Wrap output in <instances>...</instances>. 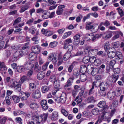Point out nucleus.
<instances>
[{
  "mask_svg": "<svg viewBox=\"0 0 124 124\" xmlns=\"http://www.w3.org/2000/svg\"><path fill=\"white\" fill-rule=\"evenodd\" d=\"M114 49L108 53V55L109 58L111 59L116 57L119 59H121L120 62L121 64L124 61V59L123 58L122 53L117 50Z\"/></svg>",
  "mask_w": 124,
  "mask_h": 124,
  "instance_id": "f257e3e1",
  "label": "nucleus"
},
{
  "mask_svg": "<svg viewBox=\"0 0 124 124\" xmlns=\"http://www.w3.org/2000/svg\"><path fill=\"white\" fill-rule=\"evenodd\" d=\"M112 32L114 33L115 34L112 38V40H114L119 38L120 35H123V34L121 31H116L112 32L111 31L106 32L102 35V37L103 38L105 39H107L110 38L113 36Z\"/></svg>",
  "mask_w": 124,
  "mask_h": 124,
  "instance_id": "f03ea898",
  "label": "nucleus"
},
{
  "mask_svg": "<svg viewBox=\"0 0 124 124\" xmlns=\"http://www.w3.org/2000/svg\"><path fill=\"white\" fill-rule=\"evenodd\" d=\"M62 52H61L59 54L55 53L53 55L52 61L54 64H57V66H60L62 63L63 60L62 57Z\"/></svg>",
  "mask_w": 124,
  "mask_h": 124,
  "instance_id": "7ed1b4c3",
  "label": "nucleus"
},
{
  "mask_svg": "<svg viewBox=\"0 0 124 124\" xmlns=\"http://www.w3.org/2000/svg\"><path fill=\"white\" fill-rule=\"evenodd\" d=\"M48 115L47 113H44L39 116L37 115L33 116L32 119L34 122H36L37 124L43 123L45 121L47 118Z\"/></svg>",
  "mask_w": 124,
  "mask_h": 124,
  "instance_id": "20e7f679",
  "label": "nucleus"
},
{
  "mask_svg": "<svg viewBox=\"0 0 124 124\" xmlns=\"http://www.w3.org/2000/svg\"><path fill=\"white\" fill-rule=\"evenodd\" d=\"M8 85L9 87L14 88L16 92H19L21 90L20 84L19 82L16 81L14 79H11Z\"/></svg>",
  "mask_w": 124,
  "mask_h": 124,
  "instance_id": "39448f33",
  "label": "nucleus"
},
{
  "mask_svg": "<svg viewBox=\"0 0 124 124\" xmlns=\"http://www.w3.org/2000/svg\"><path fill=\"white\" fill-rule=\"evenodd\" d=\"M92 66L91 64H88L87 67L85 65H82L80 66L79 72L82 73L86 71L88 73H90V70L92 68Z\"/></svg>",
  "mask_w": 124,
  "mask_h": 124,
  "instance_id": "423d86ee",
  "label": "nucleus"
},
{
  "mask_svg": "<svg viewBox=\"0 0 124 124\" xmlns=\"http://www.w3.org/2000/svg\"><path fill=\"white\" fill-rule=\"evenodd\" d=\"M23 51L21 50H17L13 55V61H16L23 55Z\"/></svg>",
  "mask_w": 124,
  "mask_h": 124,
  "instance_id": "0eeeda50",
  "label": "nucleus"
},
{
  "mask_svg": "<svg viewBox=\"0 0 124 124\" xmlns=\"http://www.w3.org/2000/svg\"><path fill=\"white\" fill-rule=\"evenodd\" d=\"M118 75H114L113 77L111 76L109 77L107 81L105 83L108 85H111L112 84L113 82L115 83L118 79Z\"/></svg>",
  "mask_w": 124,
  "mask_h": 124,
  "instance_id": "6e6552de",
  "label": "nucleus"
},
{
  "mask_svg": "<svg viewBox=\"0 0 124 124\" xmlns=\"http://www.w3.org/2000/svg\"><path fill=\"white\" fill-rule=\"evenodd\" d=\"M35 62L28 61L26 62L24 65L26 70L30 69L33 68L34 67Z\"/></svg>",
  "mask_w": 124,
  "mask_h": 124,
  "instance_id": "1a4fd4ad",
  "label": "nucleus"
},
{
  "mask_svg": "<svg viewBox=\"0 0 124 124\" xmlns=\"http://www.w3.org/2000/svg\"><path fill=\"white\" fill-rule=\"evenodd\" d=\"M32 52L35 53L36 54H39L40 51V47L38 45H36L32 46L31 49Z\"/></svg>",
  "mask_w": 124,
  "mask_h": 124,
  "instance_id": "9d476101",
  "label": "nucleus"
},
{
  "mask_svg": "<svg viewBox=\"0 0 124 124\" xmlns=\"http://www.w3.org/2000/svg\"><path fill=\"white\" fill-rule=\"evenodd\" d=\"M31 96L34 98L38 99L40 98L41 96L40 91L36 90L32 93Z\"/></svg>",
  "mask_w": 124,
  "mask_h": 124,
  "instance_id": "9b49d317",
  "label": "nucleus"
},
{
  "mask_svg": "<svg viewBox=\"0 0 124 124\" xmlns=\"http://www.w3.org/2000/svg\"><path fill=\"white\" fill-rule=\"evenodd\" d=\"M106 113L103 112L101 116V120L103 119L104 121H106L107 123H109L111 121V117H106Z\"/></svg>",
  "mask_w": 124,
  "mask_h": 124,
  "instance_id": "f8f14e48",
  "label": "nucleus"
},
{
  "mask_svg": "<svg viewBox=\"0 0 124 124\" xmlns=\"http://www.w3.org/2000/svg\"><path fill=\"white\" fill-rule=\"evenodd\" d=\"M79 78V81H81L82 82H84L87 79V77L85 74L83 73L81 74L80 75H78V78ZM79 82H78V83H79Z\"/></svg>",
  "mask_w": 124,
  "mask_h": 124,
  "instance_id": "ddd939ff",
  "label": "nucleus"
},
{
  "mask_svg": "<svg viewBox=\"0 0 124 124\" xmlns=\"http://www.w3.org/2000/svg\"><path fill=\"white\" fill-rule=\"evenodd\" d=\"M93 66L92 68L91 69V70H90V73H88L89 74L91 72V74L93 76H94L98 74L99 72V70L98 69L96 68H93V65H92Z\"/></svg>",
  "mask_w": 124,
  "mask_h": 124,
  "instance_id": "4468645a",
  "label": "nucleus"
},
{
  "mask_svg": "<svg viewBox=\"0 0 124 124\" xmlns=\"http://www.w3.org/2000/svg\"><path fill=\"white\" fill-rule=\"evenodd\" d=\"M41 105L42 108L44 110H46L48 108L47 101L45 100H42L41 101Z\"/></svg>",
  "mask_w": 124,
  "mask_h": 124,
  "instance_id": "2eb2a0df",
  "label": "nucleus"
},
{
  "mask_svg": "<svg viewBox=\"0 0 124 124\" xmlns=\"http://www.w3.org/2000/svg\"><path fill=\"white\" fill-rule=\"evenodd\" d=\"M58 112L56 111H54L52 113V115L51 117V119L53 121H55L58 119Z\"/></svg>",
  "mask_w": 124,
  "mask_h": 124,
  "instance_id": "dca6fc26",
  "label": "nucleus"
},
{
  "mask_svg": "<svg viewBox=\"0 0 124 124\" xmlns=\"http://www.w3.org/2000/svg\"><path fill=\"white\" fill-rule=\"evenodd\" d=\"M98 52V49H92L89 50L88 52V54L90 56L92 55L96 54Z\"/></svg>",
  "mask_w": 124,
  "mask_h": 124,
  "instance_id": "f3484780",
  "label": "nucleus"
},
{
  "mask_svg": "<svg viewBox=\"0 0 124 124\" xmlns=\"http://www.w3.org/2000/svg\"><path fill=\"white\" fill-rule=\"evenodd\" d=\"M7 70V67L6 66L4 63L0 61V72L3 71L4 72Z\"/></svg>",
  "mask_w": 124,
  "mask_h": 124,
  "instance_id": "a211bd4d",
  "label": "nucleus"
},
{
  "mask_svg": "<svg viewBox=\"0 0 124 124\" xmlns=\"http://www.w3.org/2000/svg\"><path fill=\"white\" fill-rule=\"evenodd\" d=\"M54 85L55 89H56V90H59L61 88L59 80H56L54 82Z\"/></svg>",
  "mask_w": 124,
  "mask_h": 124,
  "instance_id": "6ab92c4d",
  "label": "nucleus"
},
{
  "mask_svg": "<svg viewBox=\"0 0 124 124\" xmlns=\"http://www.w3.org/2000/svg\"><path fill=\"white\" fill-rule=\"evenodd\" d=\"M100 90L102 91H105L108 88L107 85L105 82H102L100 83Z\"/></svg>",
  "mask_w": 124,
  "mask_h": 124,
  "instance_id": "aec40b11",
  "label": "nucleus"
},
{
  "mask_svg": "<svg viewBox=\"0 0 124 124\" xmlns=\"http://www.w3.org/2000/svg\"><path fill=\"white\" fill-rule=\"evenodd\" d=\"M36 54L33 52L31 53L29 55V59L30 61H34L36 58Z\"/></svg>",
  "mask_w": 124,
  "mask_h": 124,
  "instance_id": "412c9836",
  "label": "nucleus"
},
{
  "mask_svg": "<svg viewBox=\"0 0 124 124\" xmlns=\"http://www.w3.org/2000/svg\"><path fill=\"white\" fill-rule=\"evenodd\" d=\"M66 95L65 93L62 92L61 96L60 101L62 103H64L66 100Z\"/></svg>",
  "mask_w": 124,
  "mask_h": 124,
  "instance_id": "4be33fe9",
  "label": "nucleus"
},
{
  "mask_svg": "<svg viewBox=\"0 0 124 124\" xmlns=\"http://www.w3.org/2000/svg\"><path fill=\"white\" fill-rule=\"evenodd\" d=\"M17 71L19 73H21L27 70L24 65L18 66L17 67Z\"/></svg>",
  "mask_w": 124,
  "mask_h": 124,
  "instance_id": "5701e85b",
  "label": "nucleus"
},
{
  "mask_svg": "<svg viewBox=\"0 0 124 124\" xmlns=\"http://www.w3.org/2000/svg\"><path fill=\"white\" fill-rule=\"evenodd\" d=\"M10 99H12L15 103H18L20 101V98L17 96L13 95L10 97Z\"/></svg>",
  "mask_w": 124,
  "mask_h": 124,
  "instance_id": "b1692460",
  "label": "nucleus"
},
{
  "mask_svg": "<svg viewBox=\"0 0 124 124\" xmlns=\"http://www.w3.org/2000/svg\"><path fill=\"white\" fill-rule=\"evenodd\" d=\"M71 56L70 53L67 51L64 55L63 57V59L64 61H67L70 58Z\"/></svg>",
  "mask_w": 124,
  "mask_h": 124,
  "instance_id": "393cba45",
  "label": "nucleus"
},
{
  "mask_svg": "<svg viewBox=\"0 0 124 124\" xmlns=\"http://www.w3.org/2000/svg\"><path fill=\"white\" fill-rule=\"evenodd\" d=\"M98 107L102 108L103 107L104 109L107 108V106L106 105V103L105 101H100L98 104Z\"/></svg>",
  "mask_w": 124,
  "mask_h": 124,
  "instance_id": "a878e982",
  "label": "nucleus"
},
{
  "mask_svg": "<svg viewBox=\"0 0 124 124\" xmlns=\"http://www.w3.org/2000/svg\"><path fill=\"white\" fill-rule=\"evenodd\" d=\"M45 76V73L43 72H40L38 73L37 75V78L39 80H41Z\"/></svg>",
  "mask_w": 124,
  "mask_h": 124,
  "instance_id": "bb28decb",
  "label": "nucleus"
},
{
  "mask_svg": "<svg viewBox=\"0 0 124 124\" xmlns=\"http://www.w3.org/2000/svg\"><path fill=\"white\" fill-rule=\"evenodd\" d=\"M30 107L32 109L35 110L39 107V105L37 103H32L30 105Z\"/></svg>",
  "mask_w": 124,
  "mask_h": 124,
  "instance_id": "cd10ccee",
  "label": "nucleus"
},
{
  "mask_svg": "<svg viewBox=\"0 0 124 124\" xmlns=\"http://www.w3.org/2000/svg\"><path fill=\"white\" fill-rule=\"evenodd\" d=\"M100 112L99 109L97 108H95L92 110V114L95 115H98Z\"/></svg>",
  "mask_w": 124,
  "mask_h": 124,
  "instance_id": "c85d7f7f",
  "label": "nucleus"
},
{
  "mask_svg": "<svg viewBox=\"0 0 124 124\" xmlns=\"http://www.w3.org/2000/svg\"><path fill=\"white\" fill-rule=\"evenodd\" d=\"M31 40L33 41L34 44H37L39 43V39L37 36L33 37L31 39Z\"/></svg>",
  "mask_w": 124,
  "mask_h": 124,
  "instance_id": "c756f323",
  "label": "nucleus"
},
{
  "mask_svg": "<svg viewBox=\"0 0 124 124\" xmlns=\"http://www.w3.org/2000/svg\"><path fill=\"white\" fill-rule=\"evenodd\" d=\"M116 10L118 11V12L121 17H122L124 15V13L123 11V10L120 7H119L117 8Z\"/></svg>",
  "mask_w": 124,
  "mask_h": 124,
  "instance_id": "7c9ffc66",
  "label": "nucleus"
},
{
  "mask_svg": "<svg viewBox=\"0 0 124 124\" xmlns=\"http://www.w3.org/2000/svg\"><path fill=\"white\" fill-rule=\"evenodd\" d=\"M90 56H85L83 59V61L84 63H87L89 62H90Z\"/></svg>",
  "mask_w": 124,
  "mask_h": 124,
  "instance_id": "2f4dec72",
  "label": "nucleus"
},
{
  "mask_svg": "<svg viewBox=\"0 0 124 124\" xmlns=\"http://www.w3.org/2000/svg\"><path fill=\"white\" fill-rule=\"evenodd\" d=\"M35 85L34 83H31L30 84L29 88L31 91H33L35 89Z\"/></svg>",
  "mask_w": 124,
  "mask_h": 124,
  "instance_id": "473e14b6",
  "label": "nucleus"
},
{
  "mask_svg": "<svg viewBox=\"0 0 124 124\" xmlns=\"http://www.w3.org/2000/svg\"><path fill=\"white\" fill-rule=\"evenodd\" d=\"M49 89V88L46 86H44L41 87L42 92L43 93H45L47 92Z\"/></svg>",
  "mask_w": 124,
  "mask_h": 124,
  "instance_id": "72a5a7b5",
  "label": "nucleus"
},
{
  "mask_svg": "<svg viewBox=\"0 0 124 124\" xmlns=\"http://www.w3.org/2000/svg\"><path fill=\"white\" fill-rule=\"evenodd\" d=\"M5 100L4 101L2 104H5L6 103L7 105H9L10 104V100L9 99V98L8 96H6L5 97Z\"/></svg>",
  "mask_w": 124,
  "mask_h": 124,
  "instance_id": "f704fd0d",
  "label": "nucleus"
},
{
  "mask_svg": "<svg viewBox=\"0 0 124 124\" xmlns=\"http://www.w3.org/2000/svg\"><path fill=\"white\" fill-rule=\"evenodd\" d=\"M91 34L92 35L91 39H92V40L93 41H94L97 39L98 38L102 35L101 34H100L99 35L98 34H96L94 36L93 35L92 33Z\"/></svg>",
  "mask_w": 124,
  "mask_h": 124,
  "instance_id": "c9c22d12",
  "label": "nucleus"
},
{
  "mask_svg": "<svg viewBox=\"0 0 124 124\" xmlns=\"http://www.w3.org/2000/svg\"><path fill=\"white\" fill-rule=\"evenodd\" d=\"M85 89V87H83L81 88L80 89L78 90V91H79V92H80V91H81L79 93V95L78 96V97L79 96L80 97L83 95V93L84 92Z\"/></svg>",
  "mask_w": 124,
  "mask_h": 124,
  "instance_id": "e433bc0d",
  "label": "nucleus"
},
{
  "mask_svg": "<svg viewBox=\"0 0 124 124\" xmlns=\"http://www.w3.org/2000/svg\"><path fill=\"white\" fill-rule=\"evenodd\" d=\"M93 63L94 65L96 66H98L100 65L101 63V60L98 59H96Z\"/></svg>",
  "mask_w": 124,
  "mask_h": 124,
  "instance_id": "4c0bfd02",
  "label": "nucleus"
},
{
  "mask_svg": "<svg viewBox=\"0 0 124 124\" xmlns=\"http://www.w3.org/2000/svg\"><path fill=\"white\" fill-rule=\"evenodd\" d=\"M93 96L89 97L87 99V102L88 103H93L95 102V100L93 99Z\"/></svg>",
  "mask_w": 124,
  "mask_h": 124,
  "instance_id": "58836bf2",
  "label": "nucleus"
},
{
  "mask_svg": "<svg viewBox=\"0 0 124 124\" xmlns=\"http://www.w3.org/2000/svg\"><path fill=\"white\" fill-rule=\"evenodd\" d=\"M92 33L87 34L85 35V39L87 40H91L92 35L91 34Z\"/></svg>",
  "mask_w": 124,
  "mask_h": 124,
  "instance_id": "ea45409f",
  "label": "nucleus"
},
{
  "mask_svg": "<svg viewBox=\"0 0 124 124\" xmlns=\"http://www.w3.org/2000/svg\"><path fill=\"white\" fill-rule=\"evenodd\" d=\"M109 43L108 42H107L105 43L104 47L105 51L107 52L108 51L109 48Z\"/></svg>",
  "mask_w": 124,
  "mask_h": 124,
  "instance_id": "a19ab883",
  "label": "nucleus"
},
{
  "mask_svg": "<svg viewBox=\"0 0 124 124\" xmlns=\"http://www.w3.org/2000/svg\"><path fill=\"white\" fill-rule=\"evenodd\" d=\"M57 44V42L54 41L50 43L49 45V46L51 48H53L56 46Z\"/></svg>",
  "mask_w": 124,
  "mask_h": 124,
  "instance_id": "79ce46f5",
  "label": "nucleus"
},
{
  "mask_svg": "<svg viewBox=\"0 0 124 124\" xmlns=\"http://www.w3.org/2000/svg\"><path fill=\"white\" fill-rule=\"evenodd\" d=\"M112 45L115 48L118 47L120 46L119 42V41L113 42L112 43Z\"/></svg>",
  "mask_w": 124,
  "mask_h": 124,
  "instance_id": "37998d69",
  "label": "nucleus"
},
{
  "mask_svg": "<svg viewBox=\"0 0 124 124\" xmlns=\"http://www.w3.org/2000/svg\"><path fill=\"white\" fill-rule=\"evenodd\" d=\"M29 31L30 33L33 34L35 33L36 30L34 28L31 27L29 28Z\"/></svg>",
  "mask_w": 124,
  "mask_h": 124,
  "instance_id": "c03bdc74",
  "label": "nucleus"
},
{
  "mask_svg": "<svg viewBox=\"0 0 124 124\" xmlns=\"http://www.w3.org/2000/svg\"><path fill=\"white\" fill-rule=\"evenodd\" d=\"M116 63L115 60H112L110 61L109 64L110 66L112 67L111 68V69L112 70L113 69V66Z\"/></svg>",
  "mask_w": 124,
  "mask_h": 124,
  "instance_id": "a18cd8bd",
  "label": "nucleus"
},
{
  "mask_svg": "<svg viewBox=\"0 0 124 124\" xmlns=\"http://www.w3.org/2000/svg\"><path fill=\"white\" fill-rule=\"evenodd\" d=\"M34 20V19L32 18L28 20L26 22V23L30 25H31L32 24Z\"/></svg>",
  "mask_w": 124,
  "mask_h": 124,
  "instance_id": "49530a36",
  "label": "nucleus"
},
{
  "mask_svg": "<svg viewBox=\"0 0 124 124\" xmlns=\"http://www.w3.org/2000/svg\"><path fill=\"white\" fill-rule=\"evenodd\" d=\"M26 79V77L25 76H23L22 77L21 79L19 80L18 82H19V83L21 84H21L23 83L24 81Z\"/></svg>",
  "mask_w": 124,
  "mask_h": 124,
  "instance_id": "de8ad7c7",
  "label": "nucleus"
},
{
  "mask_svg": "<svg viewBox=\"0 0 124 124\" xmlns=\"http://www.w3.org/2000/svg\"><path fill=\"white\" fill-rule=\"evenodd\" d=\"M21 18L19 17L17 18L14 22V23L13 24V25L15 26L17 24L19 23L21 21Z\"/></svg>",
  "mask_w": 124,
  "mask_h": 124,
  "instance_id": "09e8293b",
  "label": "nucleus"
},
{
  "mask_svg": "<svg viewBox=\"0 0 124 124\" xmlns=\"http://www.w3.org/2000/svg\"><path fill=\"white\" fill-rule=\"evenodd\" d=\"M39 62L40 65H41L45 62L44 60L40 57H39Z\"/></svg>",
  "mask_w": 124,
  "mask_h": 124,
  "instance_id": "8fccbe9b",
  "label": "nucleus"
},
{
  "mask_svg": "<svg viewBox=\"0 0 124 124\" xmlns=\"http://www.w3.org/2000/svg\"><path fill=\"white\" fill-rule=\"evenodd\" d=\"M74 38V43L75 45H78L77 42H78V35H76L73 37Z\"/></svg>",
  "mask_w": 124,
  "mask_h": 124,
  "instance_id": "3c124183",
  "label": "nucleus"
},
{
  "mask_svg": "<svg viewBox=\"0 0 124 124\" xmlns=\"http://www.w3.org/2000/svg\"><path fill=\"white\" fill-rule=\"evenodd\" d=\"M104 91L101 90L99 93V95L101 96H105L106 95V93L105 92H104Z\"/></svg>",
  "mask_w": 124,
  "mask_h": 124,
  "instance_id": "603ef678",
  "label": "nucleus"
},
{
  "mask_svg": "<svg viewBox=\"0 0 124 124\" xmlns=\"http://www.w3.org/2000/svg\"><path fill=\"white\" fill-rule=\"evenodd\" d=\"M53 33V31H52L47 30L46 32L45 35L46 36H48L51 35Z\"/></svg>",
  "mask_w": 124,
  "mask_h": 124,
  "instance_id": "864d4df0",
  "label": "nucleus"
},
{
  "mask_svg": "<svg viewBox=\"0 0 124 124\" xmlns=\"http://www.w3.org/2000/svg\"><path fill=\"white\" fill-rule=\"evenodd\" d=\"M49 64V62H47L44 65L42 68V70L43 71L47 69L48 65Z\"/></svg>",
  "mask_w": 124,
  "mask_h": 124,
  "instance_id": "5fc2aeb1",
  "label": "nucleus"
},
{
  "mask_svg": "<svg viewBox=\"0 0 124 124\" xmlns=\"http://www.w3.org/2000/svg\"><path fill=\"white\" fill-rule=\"evenodd\" d=\"M28 8V7L27 6L23 7L21 8L20 12L21 13H23L27 10Z\"/></svg>",
  "mask_w": 124,
  "mask_h": 124,
  "instance_id": "6e6d98bb",
  "label": "nucleus"
},
{
  "mask_svg": "<svg viewBox=\"0 0 124 124\" xmlns=\"http://www.w3.org/2000/svg\"><path fill=\"white\" fill-rule=\"evenodd\" d=\"M120 70L119 68H116L114 70V73L115 74H118L120 73Z\"/></svg>",
  "mask_w": 124,
  "mask_h": 124,
  "instance_id": "4d7b16f0",
  "label": "nucleus"
},
{
  "mask_svg": "<svg viewBox=\"0 0 124 124\" xmlns=\"http://www.w3.org/2000/svg\"><path fill=\"white\" fill-rule=\"evenodd\" d=\"M72 40L70 38L68 39L65 40L64 41V43L65 44L67 45L72 42Z\"/></svg>",
  "mask_w": 124,
  "mask_h": 124,
  "instance_id": "13d9d810",
  "label": "nucleus"
},
{
  "mask_svg": "<svg viewBox=\"0 0 124 124\" xmlns=\"http://www.w3.org/2000/svg\"><path fill=\"white\" fill-rule=\"evenodd\" d=\"M45 12V10L41 8H39L36 9V12L38 13H43Z\"/></svg>",
  "mask_w": 124,
  "mask_h": 124,
  "instance_id": "bf43d9fd",
  "label": "nucleus"
},
{
  "mask_svg": "<svg viewBox=\"0 0 124 124\" xmlns=\"http://www.w3.org/2000/svg\"><path fill=\"white\" fill-rule=\"evenodd\" d=\"M62 113L65 116H67L68 114V113L64 109H62L61 110Z\"/></svg>",
  "mask_w": 124,
  "mask_h": 124,
  "instance_id": "052dcab7",
  "label": "nucleus"
},
{
  "mask_svg": "<svg viewBox=\"0 0 124 124\" xmlns=\"http://www.w3.org/2000/svg\"><path fill=\"white\" fill-rule=\"evenodd\" d=\"M23 95H24L26 97H27V98L30 96V93H24L22 92H20L19 93V95L21 96L20 94H22Z\"/></svg>",
  "mask_w": 124,
  "mask_h": 124,
  "instance_id": "680f3d73",
  "label": "nucleus"
},
{
  "mask_svg": "<svg viewBox=\"0 0 124 124\" xmlns=\"http://www.w3.org/2000/svg\"><path fill=\"white\" fill-rule=\"evenodd\" d=\"M85 28L86 30H87L92 29H94L93 25H86Z\"/></svg>",
  "mask_w": 124,
  "mask_h": 124,
  "instance_id": "e2e57ef3",
  "label": "nucleus"
},
{
  "mask_svg": "<svg viewBox=\"0 0 124 124\" xmlns=\"http://www.w3.org/2000/svg\"><path fill=\"white\" fill-rule=\"evenodd\" d=\"M43 14L42 15V18L44 19H46L49 17L47 15L46 12H44L43 13Z\"/></svg>",
  "mask_w": 124,
  "mask_h": 124,
  "instance_id": "0e129e2a",
  "label": "nucleus"
},
{
  "mask_svg": "<svg viewBox=\"0 0 124 124\" xmlns=\"http://www.w3.org/2000/svg\"><path fill=\"white\" fill-rule=\"evenodd\" d=\"M96 59V58L94 56H93L91 57H90V62L92 63H94V62L95 61Z\"/></svg>",
  "mask_w": 124,
  "mask_h": 124,
  "instance_id": "69168bd1",
  "label": "nucleus"
},
{
  "mask_svg": "<svg viewBox=\"0 0 124 124\" xmlns=\"http://www.w3.org/2000/svg\"><path fill=\"white\" fill-rule=\"evenodd\" d=\"M29 44V42H27L25 44L24 46L23 47L22 49L23 50H24L27 48H28L29 47L28 46V45Z\"/></svg>",
  "mask_w": 124,
  "mask_h": 124,
  "instance_id": "338daca9",
  "label": "nucleus"
},
{
  "mask_svg": "<svg viewBox=\"0 0 124 124\" xmlns=\"http://www.w3.org/2000/svg\"><path fill=\"white\" fill-rule=\"evenodd\" d=\"M7 118L5 117H3L0 120V123L1 124H4L6 122Z\"/></svg>",
  "mask_w": 124,
  "mask_h": 124,
  "instance_id": "774afa93",
  "label": "nucleus"
}]
</instances>
